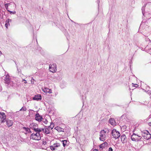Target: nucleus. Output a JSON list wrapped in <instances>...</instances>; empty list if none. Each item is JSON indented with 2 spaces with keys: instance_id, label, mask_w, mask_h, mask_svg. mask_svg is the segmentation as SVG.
Masks as SVG:
<instances>
[{
  "instance_id": "obj_1",
  "label": "nucleus",
  "mask_w": 151,
  "mask_h": 151,
  "mask_svg": "<svg viewBox=\"0 0 151 151\" xmlns=\"http://www.w3.org/2000/svg\"><path fill=\"white\" fill-rule=\"evenodd\" d=\"M36 133H32L31 135V138L33 139L39 140L41 139V132H35Z\"/></svg>"
},
{
  "instance_id": "obj_2",
  "label": "nucleus",
  "mask_w": 151,
  "mask_h": 151,
  "mask_svg": "<svg viewBox=\"0 0 151 151\" xmlns=\"http://www.w3.org/2000/svg\"><path fill=\"white\" fill-rule=\"evenodd\" d=\"M29 127L35 132H40V128H38V124H37L32 123L30 125Z\"/></svg>"
},
{
  "instance_id": "obj_3",
  "label": "nucleus",
  "mask_w": 151,
  "mask_h": 151,
  "mask_svg": "<svg viewBox=\"0 0 151 151\" xmlns=\"http://www.w3.org/2000/svg\"><path fill=\"white\" fill-rule=\"evenodd\" d=\"M60 144L59 143H56L50 147V149L55 151H60Z\"/></svg>"
},
{
  "instance_id": "obj_4",
  "label": "nucleus",
  "mask_w": 151,
  "mask_h": 151,
  "mask_svg": "<svg viewBox=\"0 0 151 151\" xmlns=\"http://www.w3.org/2000/svg\"><path fill=\"white\" fill-rule=\"evenodd\" d=\"M111 134L113 137L115 139L119 138L120 136V134L119 132L116 129H114L112 131Z\"/></svg>"
},
{
  "instance_id": "obj_5",
  "label": "nucleus",
  "mask_w": 151,
  "mask_h": 151,
  "mask_svg": "<svg viewBox=\"0 0 151 151\" xmlns=\"http://www.w3.org/2000/svg\"><path fill=\"white\" fill-rule=\"evenodd\" d=\"M142 137L145 139L148 140L151 138V134L147 130L144 131L142 133Z\"/></svg>"
},
{
  "instance_id": "obj_6",
  "label": "nucleus",
  "mask_w": 151,
  "mask_h": 151,
  "mask_svg": "<svg viewBox=\"0 0 151 151\" xmlns=\"http://www.w3.org/2000/svg\"><path fill=\"white\" fill-rule=\"evenodd\" d=\"M106 131L103 130H101L100 133V137L99 138L100 140L101 141H104L105 140V134Z\"/></svg>"
},
{
  "instance_id": "obj_7",
  "label": "nucleus",
  "mask_w": 151,
  "mask_h": 151,
  "mask_svg": "<svg viewBox=\"0 0 151 151\" xmlns=\"http://www.w3.org/2000/svg\"><path fill=\"white\" fill-rule=\"evenodd\" d=\"M11 6L13 7V9H10L11 10H13L15 9L16 7V5L14 3H9L5 4H4V6L5 8L8 11V6Z\"/></svg>"
},
{
  "instance_id": "obj_8",
  "label": "nucleus",
  "mask_w": 151,
  "mask_h": 151,
  "mask_svg": "<svg viewBox=\"0 0 151 151\" xmlns=\"http://www.w3.org/2000/svg\"><path fill=\"white\" fill-rule=\"evenodd\" d=\"M40 132H42L44 133L47 134L50 132V129L49 127L45 126V128H40Z\"/></svg>"
},
{
  "instance_id": "obj_9",
  "label": "nucleus",
  "mask_w": 151,
  "mask_h": 151,
  "mask_svg": "<svg viewBox=\"0 0 151 151\" xmlns=\"http://www.w3.org/2000/svg\"><path fill=\"white\" fill-rule=\"evenodd\" d=\"M49 68L50 72L52 73L55 72L57 70V66L55 64H50Z\"/></svg>"
},
{
  "instance_id": "obj_10",
  "label": "nucleus",
  "mask_w": 151,
  "mask_h": 151,
  "mask_svg": "<svg viewBox=\"0 0 151 151\" xmlns=\"http://www.w3.org/2000/svg\"><path fill=\"white\" fill-rule=\"evenodd\" d=\"M35 119L36 121L40 122L42 121L43 119L42 116L40 115L38 113H37L35 115Z\"/></svg>"
},
{
  "instance_id": "obj_11",
  "label": "nucleus",
  "mask_w": 151,
  "mask_h": 151,
  "mask_svg": "<svg viewBox=\"0 0 151 151\" xmlns=\"http://www.w3.org/2000/svg\"><path fill=\"white\" fill-rule=\"evenodd\" d=\"M5 79H4L5 82L7 84H9L11 83V80L9 78V76L7 74L5 75Z\"/></svg>"
},
{
  "instance_id": "obj_12",
  "label": "nucleus",
  "mask_w": 151,
  "mask_h": 151,
  "mask_svg": "<svg viewBox=\"0 0 151 151\" xmlns=\"http://www.w3.org/2000/svg\"><path fill=\"white\" fill-rule=\"evenodd\" d=\"M42 90L44 93H52V92L51 89H49L46 87L42 88Z\"/></svg>"
},
{
  "instance_id": "obj_13",
  "label": "nucleus",
  "mask_w": 151,
  "mask_h": 151,
  "mask_svg": "<svg viewBox=\"0 0 151 151\" xmlns=\"http://www.w3.org/2000/svg\"><path fill=\"white\" fill-rule=\"evenodd\" d=\"M0 118L2 119L1 121V123L5 122L4 120L6 119V116L4 112H0Z\"/></svg>"
},
{
  "instance_id": "obj_14",
  "label": "nucleus",
  "mask_w": 151,
  "mask_h": 151,
  "mask_svg": "<svg viewBox=\"0 0 151 151\" xmlns=\"http://www.w3.org/2000/svg\"><path fill=\"white\" fill-rule=\"evenodd\" d=\"M137 136L139 137H141L140 136H139L138 134H135L134 133L131 136V139L132 141H136V140H138V137H137Z\"/></svg>"
},
{
  "instance_id": "obj_15",
  "label": "nucleus",
  "mask_w": 151,
  "mask_h": 151,
  "mask_svg": "<svg viewBox=\"0 0 151 151\" xmlns=\"http://www.w3.org/2000/svg\"><path fill=\"white\" fill-rule=\"evenodd\" d=\"M121 138V140L122 143H124L127 142V138L125 135H122Z\"/></svg>"
},
{
  "instance_id": "obj_16",
  "label": "nucleus",
  "mask_w": 151,
  "mask_h": 151,
  "mask_svg": "<svg viewBox=\"0 0 151 151\" xmlns=\"http://www.w3.org/2000/svg\"><path fill=\"white\" fill-rule=\"evenodd\" d=\"M33 100H37V101L41 100V95L40 94H38L37 95H35L33 98Z\"/></svg>"
},
{
  "instance_id": "obj_17",
  "label": "nucleus",
  "mask_w": 151,
  "mask_h": 151,
  "mask_svg": "<svg viewBox=\"0 0 151 151\" xmlns=\"http://www.w3.org/2000/svg\"><path fill=\"white\" fill-rule=\"evenodd\" d=\"M6 123L7 125L9 127L12 126L13 124L12 121L9 119H7L6 120Z\"/></svg>"
},
{
  "instance_id": "obj_18",
  "label": "nucleus",
  "mask_w": 151,
  "mask_h": 151,
  "mask_svg": "<svg viewBox=\"0 0 151 151\" xmlns=\"http://www.w3.org/2000/svg\"><path fill=\"white\" fill-rule=\"evenodd\" d=\"M12 21V20L8 19H6L5 22V26L6 28H8V27L9 25V22Z\"/></svg>"
},
{
  "instance_id": "obj_19",
  "label": "nucleus",
  "mask_w": 151,
  "mask_h": 151,
  "mask_svg": "<svg viewBox=\"0 0 151 151\" xmlns=\"http://www.w3.org/2000/svg\"><path fill=\"white\" fill-rule=\"evenodd\" d=\"M109 123L112 125L114 126L116 125V122L114 119L111 118L109 120Z\"/></svg>"
},
{
  "instance_id": "obj_20",
  "label": "nucleus",
  "mask_w": 151,
  "mask_h": 151,
  "mask_svg": "<svg viewBox=\"0 0 151 151\" xmlns=\"http://www.w3.org/2000/svg\"><path fill=\"white\" fill-rule=\"evenodd\" d=\"M55 129L59 132H64V129L59 127H55Z\"/></svg>"
},
{
  "instance_id": "obj_21",
  "label": "nucleus",
  "mask_w": 151,
  "mask_h": 151,
  "mask_svg": "<svg viewBox=\"0 0 151 151\" xmlns=\"http://www.w3.org/2000/svg\"><path fill=\"white\" fill-rule=\"evenodd\" d=\"M108 145V143L106 142H105L100 145L99 147L103 149L104 148L105 146H107Z\"/></svg>"
},
{
  "instance_id": "obj_22",
  "label": "nucleus",
  "mask_w": 151,
  "mask_h": 151,
  "mask_svg": "<svg viewBox=\"0 0 151 151\" xmlns=\"http://www.w3.org/2000/svg\"><path fill=\"white\" fill-rule=\"evenodd\" d=\"M23 129L24 130L27 132L28 133H31V132L30 131V129L28 127H23Z\"/></svg>"
},
{
  "instance_id": "obj_23",
  "label": "nucleus",
  "mask_w": 151,
  "mask_h": 151,
  "mask_svg": "<svg viewBox=\"0 0 151 151\" xmlns=\"http://www.w3.org/2000/svg\"><path fill=\"white\" fill-rule=\"evenodd\" d=\"M62 142L63 144V146L64 147L68 145L67 141L66 140L62 141Z\"/></svg>"
},
{
  "instance_id": "obj_24",
  "label": "nucleus",
  "mask_w": 151,
  "mask_h": 151,
  "mask_svg": "<svg viewBox=\"0 0 151 151\" xmlns=\"http://www.w3.org/2000/svg\"><path fill=\"white\" fill-rule=\"evenodd\" d=\"M48 127L50 128V130H52L53 128L54 127V123L51 122L50 123V126Z\"/></svg>"
},
{
  "instance_id": "obj_25",
  "label": "nucleus",
  "mask_w": 151,
  "mask_h": 151,
  "mask_svg": "<svg viewBox=\"0 0 151 151\" xmlns=\"http://www.w3.org/2000/svg\"><path fill=\"white\" fill-rule=\"evenodd\" d=\"M27 110V109L25 106H23L22 108L19 110V111H25Z\"/></svg>"
},
{
  "instance_id": "obj_26",
  "label": "nucleus",
  "mask_w": 151,
  "mask_h": 151,
  "mask_svg": "<svg viewBox=\"0 0 151 151\" xmlns=\"http://www.w3.org/2000/svg\"><path fill=\"white\" fill-rule=\"evenodd\" d=\"M8 11L9 12L10 14H15L16 13V12L15 11L12 12L10 11L9 10H8Z\"/></svg>"
},
{
  "instance_id": "obj_27",
  "label": "nucleus",
  "mask_w": 151,
  "mask_h": 151,
  "mask_svg": "<svg viewBox=\"0 0 151 151\" xmlns=\"http://www.w3.org/2000/svg\"><path fill=\"white\" fill-rule=\"evenodd\" d=\"M132 86L134 87H137L139 86V85H138L137 84H134L133 83H132Z\"/></svg>"
},
{
  "instance_id": "obj_28",
  "label": "nucleus",
  "mask_w": 151,
  "mask_h": 151,
  "mask_svg": "<svg viewBox=\"0 0 151 151\" xmlns=\"http://www.w3.org/2000/svg\"><path fill=\"white\" fill-rule=\"evenodd\" d=\"M145 7L144 6H143L142 7V14H143V15H144V12L145 11Z\"/></svg>"
},
{
  "instance_id": "obj_29",
  "label": "nucleus",
  "mask_w": 151,
  "mask_h": 151,
  "mask_svg": "<svg viewBox=\"0 0 151 151\" xmlns=\"http://www.w3.org/2000/svg\"><path fill=\"white\" fill-rule=\"evenodd\" d=\"M43 122L45 124H47L48 122L47 121V119H45L44 120H43Z\"/></svg>"
},
{
  "instance_id": "obj_30",
  "label": "nucleus",
  "mask_w": 151,
  "mask_h": 151,
  "mask_svg": "<svg viewBox=\"0 0 151 151\" xmlns=\"http://www.w3.org/2000/svg\"><path fill=\"white\" fill-rule=\"evenodd\" d=\"M145 91L148 94H151V91L150 90H148V91Z\"/></svg>"
},
{
  "instance_id": "obj_31",
  "label": "nucleus",
  "mask_w": 151,
  "mask_h": 151,
  "mask_svg": "<svg viewBox=\"0 0 151 151\" xmlns=\"http://www.w3.org/2000/svg\"><path fill=\"white\" fill-rule=\"evenodd\" d=\"M109 151H113V149L111 147H110L109 149Z\"/></svg>"
},
{
  "instance_id": "obj_32",
  "label": "nucleus",
  "mask_w": 151,
  "mask_h": 151,
  "mask_svg": "<svg viewBox=\"0 0 151 151\" xmlns=\"http://www.w3.org/2000/svg\"><path fill=\"white\" fill-rule=\"evenodd\" d=\"M23 81H25V82H24V83H27V82L26 80H25L23 79Z\"/></svg>"
},
{
  "instance_id": "obj_33",
  "label": "nucleus",
  "mask_w": 151,
  "mask_h": 151,
  "mask_svg": "<svg viewBox=\"0 0 151 151\" xmlns=\"http://www.w3.org/2000/svg\"><path fill=\"white\" fill-rule=\"evenodd\" d=\"M34 80L32 78L31 80V82L32 83V81H33Z\"/></svg>"
},
{
  "instance_id": "obj_34",
  "label": "nucleus",
  "mask_w": 151,
  "mask_h": 151,
  "mask_svg": "<svg viewBox=\"0 0 151 151\" xmlns=\"http://www.w3.org/2000/svg\"><path fill=\"white\" fill-rule=\"evenodd\" d=\"M148 124L149 125L151 126V122L149 123Z\"/></svg>"
},
{
  "instance_id": "obj_35",
  "label": "nucleus",
  "mask_w": 151,
  "mask_h": 151,
  "mask_svg": "<svg viewBox=\"0 0 151 151\" xmlns=\"http://www.w3.org/2000/svg\"><path fill=\"white\" fill-rule=\"evenodd\" d=\"M93 151H98V150L97 149H95Z\"/></svg>"
},
{
  "instance_id": "obj_36",
  "label": "nucleus",
  "mask_w": 151,
  "mask_h": 151,
  "mask_svg": "<svg viewBox=\"0 0 151 151\" xmlns=\"http://www.w3.org/2000/svg\"><path fill=\"white\" fill-rule=\"evenodd\" d=\"M99 2H100V1L99 0L98 1V5H99Z\"/></svg>"
},
{
  "instance_id": "obj_37",
  "label": "nucleus",
  "mask_w": 151,
  "mask_h": 151,
  "mask_svg": "<svg viewBox=\"0 0 151 151\" xmlns=\"http://www.w3.org/2000/svg\"><path fill=\"white\" fill-rule=\"evenodd\" d=\"M10 7L11 8L10 9H13V7L11 6H10Z\"/></svg>"
},
{
  "instance_id": "obj_38",
  "label": "nucleus",
  "mask_w": 151,
  "mask_h": 151,
  "mask_svg": "<svg viewBox=\"0 0 151 151\" xmlns=\"http://www.w3.org/2000/svg\"><path fill=\"white\" fill-rule=\"evenodd\" d=\"M1 53V52L0 51V54Z\"/></svg>"
}]
</instances>
